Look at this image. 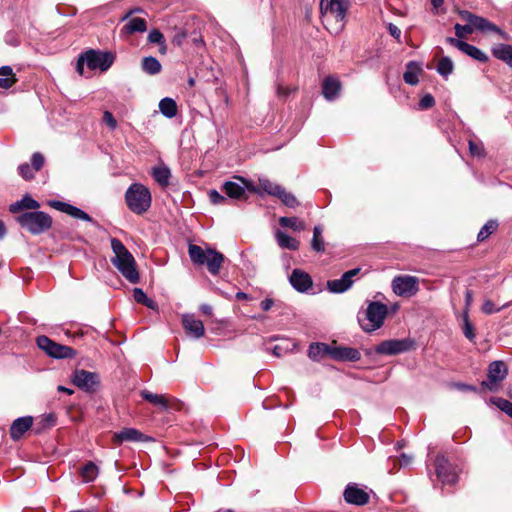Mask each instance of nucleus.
Wrapping results in <instances>:
<instances>
[{
  "instance_id": "dca6fc26",
  "label": "nucleus",
  "mask_w": 512,
  "mask_h": 512,
  "mask_svg": "<svg viewBox=\"0 0 512 512\" xmlns=\"http://www.w3.org/2000/svg\"><path fill=\"white\" fill-rule=\"evenodd\" d=\"M360 273V268H354L345 272L340 279L327 281V288L331 293H344L353 285V277Z\"/></svg>"
},
{
  "instance_id": "a18cd8bd",
  "label": "nucleus",
  "mask_w": 512,
  "mask_h": 512,
  "mask_svg": "<svg viewBox=\"0 0 512 512\" xmlns=\"http://www.w3.org/2000/svg\"><path fill=\"white\" fill-rule=\"evenodd\" d=\"M490 401L493 405L512 418V402L500 397H493Z\"/></svg>"
},
{
  "instance_id": "052dcab7",
  "label": "nucleus",
  "mask_w": 512,
  "mask_h": 512,
  "mask_svg": "<svg viewBox=\"0 0 512 512\" xmlns=\"http://www.w3.org/2000/svg\"><path fill=\"white\" fill-rule=\"evenodd\" d=\"M453 386L461 391H476L477 388L472 385H468L465 383H454Z\"/></svg>"
},
{
  "instance_id": "2eb2a0df",
  "label": "nucleus",
  "mask_w": 512,
  "mask_h": 512,
  "mask_svg": "<svg viewBox=\"0 0 512 512\" xmlns=\"http://www.w3.org/2000/svg\"><path fill=\"white\" fill-rule=\"evenodd\" d=\"M436 474L438 479L443 484H455L458 479V474L455 469L443 456H437L435 459Z\"/></svg>"
},
{
  "instance_id": "b1692460",
  "label": "nucleus",
  "mask_w": 512,
  "mask_h": 512,
  "mask_svg": "<svg viewBox=\"0 0 512 512\" xmlns=\"http://www.w3.org/2000/svg\"><path fill=\"white\" fill-rule=\"evenodd\" d=\"M33 424L31 416L20 417L13 421L10 427V436L13 440L20 439Z\"/></svg>"
},
{
  "instance_id": "473e14b6",
  "label": "nucleus",
  "mask_w": 512,
  "mask_h": 512,
  "mask_svg": "<svg viewBox=\"0 0 512 512\" xmlns=\"http://www.w3.org/2000/svg\"><path fill=\"white\" fill-rule=\"evenodd\" d=\"M159 110L166 118H173L177 114V104L174 99L165 97L159 102Z\"/></svg>"
},
{
  "instance_id": "f8f14e48",
  "label": "nucleus",
  "mask_w": 512,
  "mask_h": 512,
  "mask_svg": "<svg viewBox=\"0 0 512 512\" xmlns=\"http://www.w3.org/2000/svg\"><path fill=\"white\" fill-rule=\"evenodd\" d=\"M393 292L401 297H412L419 291V279L411 275L396 276L392 280Z\"/></svg>"
},
{
  "instance_id": "c85d7f7f",
  "label": "nucleus",
  "mask_w": 512,
  "mask_h": 512,
  "mask_svg": "<svg viewBox=\"0 0 512 512\" xmlns=\"http://www.w3.org/2000/svg\"><path fill=\"white\" fill-rule=\"evenodd\" d=\"M143 440V434L134 428H124L115 435V441L122 442H138Z\"/></svg>"
},
{
  "instance_id": "a19ab883",
  "label": "nucleus",
  "mask_w": 512,
  "mask_h": 512,
  "mask_svg": "<svg viewBox=\"0 0 512 512\" xmlns=\"http://www.w3.org/2000/svg\"><path fill=\"white\" fill-rule=\"evenodd\" d=\"M98 467L93 462L86 463L81 469V476L85 482H92L98 476Z\"/></svg>"
},
{
  "instance_id": "37998d69",
  "label": "nucleus",
  "mask_w": 512,
  "mask_h": 512,
  "mask_svg": "<svg viewBox=\"0 0 512 512\" xmlns=\"http://www.w3.org/2000/svg\"><path fill=\"white\" fill-rule=\"evenodd\" d=\"M259 187L265 193L275 196V197L279 194V191L282 188V186H280L276 183H273L268 179H259Z\"/></svg>"
},
{
  "instance_id": "338daca9",
  "label": "nucleus",
  "mask_w": 512,
  "mask_h": 512,
  "mask_svg": "<svg viewBox=\"0 0 512 512\" xmlns=\"http://www.w3.org/2000/svg\"><path fill=\"white\" fill-rule=\"evenodd\" d=\"M200 310L203 314L211 316L212 315V307L208 304H202L200 306Z\"/></svg>"
},
{
  "instance_id": "2f4dec72",
  "label": "nucleus",
  "mask_w": 512,
  "mask_h": 512,
  "mask_svg": "<svg viewBox=\"0 0 512 512\" xmlns=\"http://www.w3.org/2000/svg\"><path fill=\"white\" fill-rule=\"evenodd\" d=\"M331 346L325 343H314L309 346L308 356L312 360H318L323 356L330 357Z\"/></svg>"
},
{
  "instance_id": "13d9d810",
  "label": "nucleus",
  "mask_w": 512,
  "mask_h": 512,
  "mask_svg": "<svg viewBox=\"0 0 512 512\" xmlns=\"http://www.w3.org/2000/svg\"><path fill=\"white\" fill-rule=\"evenodd\" d=\"M133 297L137 303L141 304H143V302L148 298L146 293L141 288H134Z\"/></svg>"
},
{
  "instance_id": "20e7f679",
  "label": "nucleus",
  "mask_w": 512,
  "mask_h": 512,
  "mask_svg": "<svg viewBox=\"0 0 512 512\" xmlns=\"http://www.w3.org/2000/svg\"><path fill=\"white\" fill-rule=\"evenodd\" d=\"M125 202L133 213L142 215L149 210L152 203L150 190L141 183H133L125 192Z\"/></svg>"
},
{
  "instance_id": "aec40b11",
  "label": "nucleus",
  "mask_w": 512,
  "mask_h": 512,
  "mask_svg": "<svg viewBox=\"0 0 512 512\" xmlns=\"http://www.w3.org/2000/svg\"><path fill=\"white\" fill-rule=\"evenodd\" d=\"M343 496L347 503L358 506L365 505L369 501V494L359 488L357 484H348Z\"/></svg>"
},
{
  "instance_id": "39448f33",
  "label": "nucleus",
  "mask_w": 512,
  "mask_h": 512,
  "mask_svg": "<svg viewBox=\"0 0 512 512\" xmlns=\"http://www.w3.org/2000/svg\"><path fill=\"white\" fill-rule=\"evenodd\" d=\"M388 314V307L378 301L368 303L366 310L358 314V322L365 332H373L382 327Z\"/></svg>"
},
{
  "instance_id": "3c124183",
  "label": "nucleus",
  "mask_w": 512,
  "mask_h": 512,
  "mask_svg": "<svg viewBox=\"0 0 512 512\" xmlns=\"http://www.w3.org/2000/svg\"><path fill=\"white\" fill-rule=\"evenodd\" d=\"M435 104V99L431 94L424 95L419 101V108L422 110L429 109Z\"/></svg>"
},
{
  "instance_id": "6e6552de",
  "label": "nucleus",
  "mask_w": 512,
  "mask_h": 512,
  "mask_svg": "<svg viewBox=\"0 0 512 512\" xmlns=\"http://www.w3.org/2000/svg\"><path fill=\"white\" fill-rule=\"evenodd\" d=\"M16 221L23 229L34 235L41 234L52 226V218L43 211L23 212L16 217Z\"/></svg>"
},
{
  "instance_id": "7ed1b4c3",
  "label": "nucleus",
  "mask_w": 512,
  "mask_h": 512,
  "mask_svg": "<svg viewBox=\"0 0 512 512\" xmlns=\"http://www.w3.org/2000/svg\"><path fill=\"white\" fill-rule=\"evenodd\" d=\"M349 0H321L320 11L323 23L335 24V31H341L345 25V17L349 8Z\"/></svg>"
},
{
  "instance_id": "c756f323",
  "label": "nucleus",
  "mask_w": 512,
  "mask_h": 512,
  "mask_svg": "<svg viewBox=\"0 0 512 512\" xmlns=\"http://www.w3.org/2000/svg\"><path fill=\"white\" fill-rule=\"evenodd\" d=\"M154 180L162 187L169 185L171 171L166 165H159L152 169Z\"/></svg>"
},
{
  "instance_id": "4be33fe9",
  "label": "nucleus",
  "mask_w": 512,
  "mask_h": 512,
  "mask_svg": "<svg viewBox=\"0 0 512 512\" xmlns=\"http://www.w3.org/2000/svg\"><path fill=\"white\" fill-rule=\"evenodd\" d=\"M330 357L336 361L356 362L361 358L356 348L346 346H331Z\"/></svg>"
},
{
  "instance_id": "412c9836",
  "label": "nucleus",
  "mask_w": 512,
  "mask_h": 512,
  "mask_svg": "<svg viewBox=\"0 0 512 512\" xmlns=\"http://www.w3.org/2000/svg\"><path fill=\"white\" fill-rule=\"evenodd\" d=\"M289 281L292 287L301 293L307 292L313 285L310 275L300 269H294L292 271Z\"/></svg>"
},
{
  "instance_id": "1a4fd4ad",
  "label": "nucleus",
  "mask_w": 512,
  "mask_h": 512,
  "mask_svg": "<svg viewBox=\"0 0 512 512\" xmlns=\"http://www.w3.org/2000/svg\"><path fill=\"white\" fill-rule=\"evenodd\" d=\"M36 342L37 346L52 358L66 359L73 358L76 355V351L73 348L58 344L44 335L39 336Z\"/></svg>"
},
{
  "instance_id": "69168bd1",
  "label": "nucleus",
  "mask_w": 512,
  "mask_h": 512,
  "mask_svg": "<svg viewBox=\"0 0 512 512\" xmlns=\"http://www.w3.org/2000/svg\"><path fill=\"white\" fill-rule=\"evenodd\" d=\"M490 32H494V33H497L501 38H503L504 40H508L509 39V34L505 31H503L501 28H499L498 26H496V30H490Z\"/></svg>"
},
{
  "instance_id": "423d86ee",
  "label": "nucleus",
  "mask_w": 512,
  "mask_h": 512,
  "mask_svg": "<svg viewBox=\"0 0 512 512\" xmlns=\"http://www.w3.org/2000/svg\"><path fill=\"white\" fill-rule=\"evenodd\" d=\"M188 254L191 261L196 265L206 264L212 275H218L221 265L224 262V255L214 249L203 250L200 246L190 244Z\"/></svg>"
},
{
  "instance_id": "bb28decb",
  "label": "nucleus",
  "mask_w": 512,
  "mask_h": 512,
  "mask_svg": "<svg viewBox=\"0 0 512 512\" xmlns=\"http://www.w3.org/2000/svg\"><path fill=\"white\" fill-rule=\"evenodd\" d=\"M40 208V203L33 199L29 194L24 195L20 200L9 206L11 213H19L22 210H36Z\"/></svg>"
},
{
  "instance_id": "de8ad7c7",
  "label": "nucleus",
  "mask_w": 512,
  "mask_h": 512,
  "mask_svg": "<svg viewBox=\"0 0 512 512\" xmlns=\"http://www.w3.org/2000/svg\"><path fill=\"white\" fill-rule=\"evenodd\" d=\"M454 30H455V35L457 36L456 39H458V40H462L468 34L472 33V27H471V25H468V23L466 25H461V24L457 23L454 26Z\"/></svg>"
},
{
  "instance_id": "79ce46f5",
  "label": "nucleus",
  "mask_w": 512,
  "mask_h": 512,
  "mask_svg": "<svg viewBox=\"0 0 512 512\" xmlns=\"http://www.w3.org/2000/svg\"><path fill=\"white\" fill-rule=\"evenodd\" d=\"M311 246L316 252H323L325 250V244L322 238V228L320 226H315L313 229Z\"/></svg>"
},
{
  "instance_id": "9d476101",
  "label": "nucleus",
  "mask_w": 512,
  "mask_h": 512,
  "mask_svg": "<svg viewBox=\"0 0 512 512\" xmlns=\"http://www.w3.org/2000/svg\"><path fill=\"white\" fill-rule=\"evenodd\" d=\"M414 348L415 341L411 338H404L382 341L374 350L377 354L392 356L411 351Z\"/></svg>"
},
{
  "instance_id": "393cba45",
  "label": "nucleus",
  "mask_w": 512,
  "mask_h": 512,
  "mask_svg": "<svg viewBox=\"0 0 512 512\" xmlns=\"http://www.w3.org/2000/svg\"><path fill=\"white\" fill-rule=\"evenodd\" d=\"M340 89L341 84L337 78L328 76L324 79L322 84V93L327 100H334L338 96Z\"/></svg>"
},
{
  "instance_id": "bf43d9fd",
  "label": "nucleus",
  "mask_w": 512,
  "mask_h": 512,
  "mask_svg": "<svg viewBox=\"0 0 512 512\" xmlns=\"http://www.w3.org/2000/svg\"><path fill=\"white\" fill-rule=\"evenodd\" d=\"M388 31L391 36H393L395 39L399 40L401 36V30L394 24L389 23L388 24Z\"/></svg>"
},
{
  "instance_id": "a211bd4d",
  "label": "nucleus",
  "mask_w": 512,
  "mask_h": 512,
  "mask_svg": "<svg viewBox=\"0 0 512 512\" xmlns=\"http://www.w3.org/2000/svg\"><path fill=\"white\" fill-rule=\"evenodd\" d=\"M460 16L464 21L468 23V25H471L472 32L474 30L481 32H490V30H496V25L494 23L469 11H461Z\"/></svg>"
},
{
  "instance_id": "7c9ffc66",
  "label": "nucleus",
  "mask_w": 512,
  "mask_h": 512,
  "mask_svg": "<svg viewBox=\"0 0 512 512\" xmlns=\"http://www.w3.org/2000/svg\"><path fill=\"white\" fill-rule=\"evenodd\" d=\"M17 81L16 75L10 66L0 67V88L9 89Z\"/></svg>"
},
{
  "instance_id": "72a5a7b5",
  "label": "nucleus",
  "mask_w": 512,
  "mask_h": 512,
  "mask_svg": "<svg viewBox=\"0 0 512 512\" xmlns=\"http://www.w3.org/2000/svg\"><path fill=\"white\" fill-rule=\"evenodd\" d=\"M142 70L149 75L160 73L162 66L157 58L153 56L144 57L141 62Z\"/></svg>"
},
{
  "instance_id": "e2e57ef3",
  "label": "nucleus",
  "mask_w": 512,
  "mask_h": 512,
  "mask_svg": "<svg viewBox=\"0 0 512 512\" xmlns=\"http://www.w3.org/2000/svg\"><path fill=\"white\" fill-rule=\"evenodd\" d=\"M260 306H261V309L263 311H268L271 309V307L273 306V301L271 299H264L261 303H260Z\"/></svg>"
},
{
  "instance_id": "774afa93",
  "label": "nucleus",
  "mask_w": 512,
  "mask_h": 512,
  "mask_svg": "<svg viewBox=\"0 0 512 512\" xmlns=\"http://www.w3.org/2000/svg\"><path fill=\"white\" fill-rule=\"evenodd\" d=\"M143 305L153 310L157 308V304L155 303V301H153L150 298H147L146 301L143 302Z\"/></svg>"
},
{
  "instance_id": "5fc2aeb1",
  "label": "nucleus",
  "mask_w": 512,
  "mask_h": 512,
  "mask_svg": "<svg viewBox=\"0 0 512 512\" xmlns=\"http://www.w3.org/2000/svg\"><path fill=\"white\" fill-rule=\"evenodd\" d=\"M469 151L473 156H482L483 147L481 144L475 143L473 140H469Z\"/></svg>"
},
{
  "instance_id": "f257e3e1",
  "label": "nucleus",
  "mask_w": 512,
  "mask_h": 512,
  "mask_svg": "<svg viewBox=\"0 0 512 512\" xmlns=\"http://www.w3.org/2000/svg\"><path fill=\"white\" fill-rule=\"evenodd\" d=\"M111 248L115 256L111 258V263L117 270L132 284L140 280L136 261L133 255L128 251L124 244L117 238L111 239Z\"/></svg>"
},
{
  "instance_id": "680f3d73",
  "label": "nucleus",
  "mask_w": 512,
  "mask_h": 512,
  "mask_svg": "<svg viewBox=\"0 0 512 512\" xmlns=\"http://www.w3.org/2000/svg\"><path fill=\"white\" fill-rule=\"evenodd\" d=\"M431 5L434 14L439 13V9H441L444 5V0H431Z\"/></svg>"
},
{
  "instance_id": "5701e85b",
  "label": "nucleus",
  "mask_w": 512,
  "mask_h": 512,
  "mask_svg": "<svg viewBox=\"0 0 512 512\" xmlns=\"http://www.w3.org/2000/svg\"><path fill=\"white\" fill-rule=\"evenodd\" d=\"M182 323L186 332L194 338L199 339L204 336V324L201 320L196 319L193 314L183 315Z\"/></svg>"
},
{
  "instance_id": "864d4df0",
  "label": "nucleus",
  "mask_w": 512,
  "mask_h": 512,
  "mask_svg": "<svg viewBox=\"0 0 512 512\" xmlns=\"http://www.w3.org/2000/svg\"><path fill=\"white\" fill-rule=\"evenodd\" d=\"M501 309L502 308H496L495 304L489 299H486L482 305V311L485 314H493L499 312Z\"/></svg>"
},
{
  "instance_id": "ddd939ff",
  "label": "nucleus",
  "mask_w": 512,
  "mask_h": 512,
  "mask_svg": "<svg viewBox=\"0 0 512 512\" xmlns=\"http://www.w3.org/2000/svg\"><path fill=\"white\" fill-rule=\"evenodd\" d=\"M72 382L79 389L93 393L97 390L100 379L99 375L95 372H90L84 369H76L72 375Z\"/></svg>"
},
{
  "instance_id": "09e8293b",
  "label": "nucleus",
  "mask_w": 512,
  "mask_h": 512,
  "mask_svg": "<svg viewBox=\"0 0 512 512\" xmlns=\"http://www.w3.org/2000/svg\"><path fill=\"white\" fill-rule=\"evenodd\" d=\"M45 158L40 152L33 153L31 157V165L35 171H40L44 166Z\"/></svg>"
},
{
  "instance_id": "f3484780",
  "label": "nucleus",
  "mask_w": 512,
  "mask_h": 512,
  "mask_svg": "<svg viewBox=\"0 0 512 512\" xmlns=\"http://www.w3.org/2000/svg\"><path fill=\"white\" fill-rule=\"evenodd\" d=\"M446 41L451 46L457 48L464 54L470 56L471 58H473L479 62H486L488 60V56L482 50H480L479 48H477L474 45H471L462 40L455 39L453 37H448L446 39Z\"/></svg>"
},
{
  "instance_id": "4d7b16f0",
  "label": "nucleus",
  "mask_w": 512,
  "mask_h": 512,
  "mask_svg": "<svg viewBox=\"0 0 512 512\" xmlns=\"http://www.w3.org/2000/svg\"><path fill=\"white\" fill-rule=\"evenodd\" d=\"M464 335L469 339L473 340L475 337L474 329L472 324L469 322L468 318L465 317L464 322V328H463Z\"/></svg>"
},
{
  "instance_id": "ea45409f",
  "label": "nucleus",
  "mask_w": 512,
  "mask_h": 512,
  "mask_svg": "<svg viewBox=\"0 0 512 512\" xmlns=\"http://www.w3.org/2000/svg\"><path fill=\"white\" fill-rule=\"evenodd\" d=\"M498 222L497 220H488L484 226L480 229L477 240L479 242H482L486 240L492 233H494L498 228Z\"/></svg>"
},
{
  "instance_id": "8fccbe9b",
  "label": "nucleus",
  "mask_w": 512,
  "mask_h": 512,
  "mask_svg": "<svg viewBox=\"0 0 512 512\" xmlns=\"http://www.w3.org/2000/svg\"><path fill=\"white\" fill-rule=\"evenodd\" d=\"M148 41L150 43H155L159 45L162 44V42H164L165 39L163 34L159 30L153 29L148 34Z\"/></svg>"
},
{
  "instance_id": "f03ea898",
  "label": "nucleus",
  "mask_w": 512,
  "mask_h": 512,
  "mask_svg": "<svg viewBox=\"0 0 512 512\" xmlns=\"http://www.w3.org/2000/svg\"><path fill=\"white\" fill-rule=\"evenodd\" d=\"M115 61V54L110 51H101L89 49L81 53L76 63V71L80 76H84V66L89 70L99 69L102 72L107 71Z\"/></svg>"
},
{
  "instance_id": "49530a36",
  "label": "nucleus",
  "mask_w": 512,
  "mask_h": 512,
  "mask_svg": "<svg viewBox=\"0 0 512 512\" xmlns=\"http://www.w3.org/2000/svg\"><path fill=\"white\" fill-rule=\"evenodd\" d=\"M35 170L32 165L22 163L18 166V173L24 180H32L35 177Z\"/></svg>"
},
{
  "instance_id": "e433bc0d",
  "label": "nucleus",
  "mask_w": 512,
  "mask_h": 512,
  "mask_svg": "<svg viewBox=\"0 0 512 512\" xmlns=\"http://www.w3.org/2000/svg\"><path fill=\"white\" fill-rule=\"evenodd\" d=\"M147 29L146 21L143 18L135 17L131 18L127 24L123 27V30L127 34H133L135 32H144Z\"/></svg>"
},
{
  "instance_id": "6ab92c4d",
  "label": "nucleus",
  "mask_w": 512,
  "mask_h": 512,
  "mask_svg": "<svg viewBox=\"0 0 512 512\" xmlns=\"http://www.w3.org/2000/svg\"><path fill=\"white\" fill-rule=\"evenodd\" d=\"M48 204L50 207L60 212L66 213L75 219H80L86 222H93V219L86 212L69 203L62 202L59 200H50Z\"/></svg>"
},
{
  "instance_id": "0e129e2a",
  "label": "nucleus",
  "mask_w": 512,
  "mask_h": 512,
  "mask_svg": "<svg viewBox=\"0 0 512 512\" xmlns=\"http://www.w3.org/2000/svg\"><path fill=\"white\" fill-rule=\"evenodd\" d=\"M412 462V457L407 454H402L400 456V465L408 466Z\"/></svg>"
},
{
  "instance_id": "58836bf2",
  "label": "nucleus",
  "mask_w": 512,
  "mask_h": 512,
  "mask_svg": "<svg viewBox=\"0 0 512 512\" xmlns=\"http://www.w3.org/2000/svg\"><path fill=\"white\" fill-rule=\"evenodd\" d=\"M436 70L442 77L447 78L454 70L453 61L447 56L442 57L437 64Z\"/></svg>"
},
{
  "instance_id": "c03bdc74",
  "label": "nucleus",
  "mask_w": 512,
  "mask_h": 512,
  "mask_svg": "<svg viewBox=\"0 0 512 512\" xmlns=\"http://www.w3.org/2000/svg\"><path fill=\"white\" fill-rule=\"evenodd\" d=\"M276 197L279 198L282 201V203L289 208H295L299 205V202L296 199V197L292 193L287 192L283 187L281 188L279 194Z\"/></svg>"
},
{
  "instance_id": "4468645a",
  "label": "nucleus",
  "mask_w": 512,
  "mask_h": 512,
  "mask_svg": "<svg viewBox=\"0 0 512 512\" xmlns=\"http://www.w3.org/2000/svg\"><path fill=\"white\" fill-rule=\"evenodd\" d=\"M507 374L508 367L503 361H493L488 368V380L483 381L482 385L492 392L496 391L499 383L506 378Z\"/></svg>"
},
{
  "instance_id": "603ef678",
  "label": "nucleus",
  "mask_w": 512,
  "mask_h": 512,
  "mask_svg": "<svg viewBox=\"0 0 512 512\" xmlns=\"http://www.w3.org/2000/svg\"><path fill=\"white\" fill-rule=\"evenodd\" d=\"M209 199L213 204L219 205L226 203L227 199L217 190L209 191Z\"/></svg>"
},
{
  "instance_id": "f704fd0d",
  "label": "nucleus",
  "mask_w": 512,
  "mask_h": 512,
  "mask_svg": "<svg viewBox=\"0 0 512 512\" xmlns=\"http://www.w3.org/2000/svg\"><path fill=\"white\" fill-rule=\"evenodd\" d=\"M275 236L277 243L281 248L289 250H297L299 248V241L285 232L277 231Z\"/></svg>"
},
{
  "instance_id": "4c0bfd02",
  "label": "nucleus",
  "mask_w": 512,
  "mask_h": 512,
  "mask_svg": "<svg viewBox=\"0 0 512 512\" xmlns=\"http://www.w3.org/2000/svg\"><path fill=\"white\" fill-rule=\"evenodd\" d=\"M279 224L282 227L290 228L294 231H302L305 229V224L300 221L297 217H280Z\"/></svg>"
},
{
  "instance_id": "0eeeda50",
  "label": "nucleus",
  "mask_w": 512,
  "mask_h": 512,
  "mask_svg": "<svg viewBox=\"0 0 512 512\" xmlns=\"http://www.w3.org/2000/svg\"><path fill=\"white\" fill-rule=\"evenodd\" d=\"M188 254L191 261L196 265L206 264L212 275H218L221 265L224 262V255L214 249L203 250L200 246L190 244Z\"/></svg>"
},
{
  "instance_id": "9b49d317",
  "label": "nucleus",
  "mask_w": 512,
  "mask_h": 512,
  "mask_svg": "<svg viewBox=\"0 0 512 512\" xmlns=\"http://www.w3.org/2000/svg\"><path fill=\"white\" fill-rule=\"evenodd\" d=\"M221 190L232 199H245L246 190L254 193H259V189L243 177H234V180L226 181Z\"/></svg>"
},
{
  "instance_id": "c9c22d12",
  "label": "nucleus",
  "mask_w": 512,
  "mask_h": 512,
  "mask_svg": "<svg viewBox=\"0 0 512 512\" xmlns=\"http://www.w3.org/2000/svg\"><path fill=\"white\" fill-rule=\"evenodd\" d=\"M141 396L146 401L150 402L154 406L161 408L162 410L168 409V402L163 395L152 393L148 390H143Z\"/></svg>"
},
{
  "instance_id": "6e6d98bb",
  "label": "nucleus",
  "mask_w": 512,
  "mask_h": 512,
  "mask_svg": "<svg viewBox=\"0 0 512 512\" xmlns=\"http://www.w3.org/2000/svg\"><path fill=\"white\" fill-rule=\"evenodd\" d=\"M103 121L109 126L110 129H115L117 127V121L114 118L113 114L109 111H105L103 114Z\"/></svg>"
},
{
  "instance_id": "a878e982",
  "label": "nucleus",
  "mask_w": 512,
  "mask_h": 512,
  "mask_svg": "<svg viewBox=\"0 0 512 512\" xmlns=\"http://www.w3.org/2000/svg\"><path fill=\"white\" fill-rule=\"evenodd\" d=\"M493 57L504 62L512 68V45L510 44H496L491 48Z\"/></svg>"
},
{
  "instance_id": "cd10ccee",
  "label": "nucleus",
  "mask_w": 512,
  "mask_h": 512,
  "mask_svg": "<svg viewBox=\"0 0 512 512\" xmlns=\"http://www.w3.org/2000/svg\"><path fill=\"white\" fill-rule=\"evenodd\" d=\"M422 72L421 64L411 61L406 66L403 79L407 84L416 85L419 82V74Z\"/></svg>"
}]
</instances>
